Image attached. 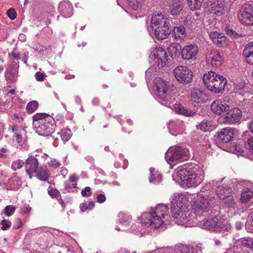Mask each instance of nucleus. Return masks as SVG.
<instances>
[{
	"label": "nucleus",
	"instance_id": "nucleus-1",
	"mask_svg": "<svg viewBox=\"0 0 253 253\" xmlns=\"http://www.w3.org/2000/svg\"><path fill=\"white\" fill-rule=\"evenodd\" d=\"M192 195V211L182 216L180 213L178 217L182 221L179 222L178 218H173L175 223L185 226H197L212 231H228L231 229V224L226 217L214 215L219 210L218 201L214 195L198 193Z\"/></svg>",
	"mask_w": 253,
	"mask_h": 253
},
{
	"label": "nucleus",
	"instance_id": "nucleus-2",
	"mask_svg": "<svg viewBox=\"0 0 253 253\" xmlns=\"http://www.w3.org/2000/svg\"><path fill=\"white\" fill-rule=\"evenodd\" d=\"M151 92L160 104L169 107L178 114L186 117L192 116L195 114V112L188 110L180 103L171 105L173 102L174 98L172 95L171 89L168 83L161 78H155Z\"/></svg>",
	"mask_w": 253,
	"mask_h": 253
},
{
	"label": "nucleus",
	"instance_id": "nucleus-3",
	"mask_svg": "<svg viewBox=\"0 0 253 253\" xmlns=\"http://www.w3.org/2000/svg\"><path fill=\"white\" fill-rule=\"evenodd\" d=\"M171 218L169 207L164 204L157 205L155 208H152L149 211L143 213L141 216L142 224L154 228L169 224Z\"/></svg>",
	"mask_w": 253,
	"mask_h": 253
},
{
	"label": "nucleus",
	"instance_id": "nucleus-4",
	"mask_svg": "<svg viewBox=\"0 0 253 253\" xmlns=\"http://www.w3.org/2000/svg\"><path fill=\"white\" fill-rule=\"evenodd\" d=\"M182 187H196L204 180L205 172L202 168L194 165L191 168H181L176 173Z\"/></svg>",
	"mask_w": 253,
	"mask_h": 253
},
{
	"label": "nucleus",
	"instance_id": "nucleus-5",
	"mask_svg": "<svg viewBox=\"0 0 253 253\" xmlns=\"http://www.w3.org/2000/svg\"><path fill=\"white\" fill-rule=\"evenodd\" d=\"M55 121L49 115L36 113L33 116V125L36 132L43 136H50L54 130Z\"/></svg>",
	"mask_w": 253,
	"mask_h": 253
},
{
	"label": "nucleus",
	"instance_id": "nucleus-6",
	"mask_svg": "<svg viewBox=\"0 0 253 253\" xmlns=\"http://www.w3.org/2000/svg\"><path fill=\"white\" fill-rule=\"evenodd\" d=\"M188 199L182 193H175L171 198L170 211L172 217L173 218H178L180 222L182 220L178 216L181 213V216L185 215V214L189 213L188 206Z\"/></svg>",
	"mask_w": 253,
	"mask_h": 253
},
{
	"label": "nucleus",
	"instance_id": "nucleus-7",
	"mask_svg": "<svg viewBox=\"0 0 253 253\" xmlns=\"http://www.w3.org/2000/svg\"><path fill=\"white\" fill-rule=\"evenodd\" d=\"M219 181L212 180L208 183H207L204 186L201 188V193H203L205 191L210 189L211 188H214L216 190L217 196L220 200H224V203L226 206L229 208H232L234 206L233 197L229 196L228 192L230 191V189H225L222 186L219 185Z\"/></svg>",
	"mask_w": 253,
	"mask_h": 253
},
{
	"label": "nucleus",
	"instance_id": "nucleus-8",
	"mask_svg": "<svg viewBox=\"0 0 253 253\" xmlns=\"http://www.w3.org/2000/svg\"><path fill=\"white\" fill-rule=\"evenodd\" d=\"M189 158L188 150L180 146L170 147L165 154V159L169 164L183 162Z\"/></svg>",
	"mask_w": 253,
	"mask_h": 253
},
{
	"label": "nucleus",
	"instance_id": "nucleus-9",
	"mask_svg": "<svg viewBox=\"0 0 253 253\" xmlns=\"http://www.w3.org/2000/svg\"><path fill=\"white\" fill-rule=\"evenodd\" d=\"M226 5L223 0H208L206 3L204 11L207 14L220 16L225 13Z\"/></svg>",
	"mask_w": 253,
	"mask_h": 253
},
{
	"label": "nucleus",
	"instance_id": "nucleus-10",
	"mask_svg": "<svg viewBox=\"0 0 253 253\" xmlns=\"http://www.w3.org/2000/svg\"><path fill=\"white\" fill-rule=\"evenodd\" d=\"M173 73L176 80L183 84L190 83L193 79V72L186 66L176 67L173 70Z\"/></svg>",
	"mask_w": 253,
	"mask_h": 253
},
{
	"label": "nucleus",
	"instance_id": "nucleus-11",
	"mask_svg": "<svg viewBox=\"0 0 253 253\" xmlns=\"http://www.w3.org/2000/svg\"><path fill=\"white\" fill-rule=\"evenodd\" d=\"M242 117V112L238 108H233L228 110L223 116L219 118L218 122L220 124H235L239 123Z\"/></svg>",
	"mask_w": 253,
	"mask_h": 253
},
{
	"label": "nucleus",
	"instance_id": "nucleus-12",
	"mask_svg": "<svg viewBox=\"0 0 253 253\" xmlns=\"http://www.w3.org/2000/svg\"><path fill=\"white\" fill-rule=\"evenodd\" d=\"M199 53V48L196 44L186 45L181 49V58L189 62L196 60Z\"/></svg>",
	"mask_w": 253,
	"mask_h": 253
},
{
	"label": "nucleus",
	"instance_id": "nucleus-13",
	"mask_svg": "<svg viewBox=\"0 0 253 253\" xmlns=\"http://www.w3.org/2000/svg\"><path fill=\"white\" fill-rule=\"evenodd\" d=\"M231 104L230 98L225 97L223 99H217L212 102L211 108L214 114L220 115L222 113L228 111L230 108Z\"/></svg>",
	"mask_w": 253,
	"mask_h": 253
},
{
	"label": "nucleus",
	"instance_id": "nucleus-14",
	"mask_svg": "<svg viewBox=\"0 0 253 253\" xmlns=\"http://www.w3.org/2000/svg\"><path fill=\"white\" fill-rule=\"evenodd\" d=\"M151 61H154L158 66L163 67L167 61V53L165 49L161 47L155 48L151 53L149 56Z\"/></svg>",
	"mask_w": 253,
	"mask_h": 253
},
{
	"label": "nucleus",
	"instance_id": "nucleus-15",
	"mask_svg": "<svg viewBox=\"0 0 253 253\" xmlns=\"http://www.w3.org/2000/svg\"><path fill=\"white\" fill-rule=\"evenodd\" d=\"M117 3L127 13L131 15L134 11H138L141 6L140 0H117Z\"/></svg>",
	"mask_w": 253,
	"mask_h": 253
},
{
	"label": "nucleus",
	"instance_id": "nucleus-16",
	"mask_svg": "<svg viewBox=\"0 0 253 253\" xmlns=\"http://www.w3.org/2000/svg\"><path fill=\"white\" fill-rule=\"evenodd\" d=\"M169 19L164 14L160 13L154 14L152 18L150 23V27L148 29L153 30L159 29L162 26H169Z\"/></svg>",
	"mask_w": 253,
	"mask_h": 253
},
{
	"label": "nucleus",
	"instance_id": "nucleus-17",
	"mask_svg": "<svg viewBox=\"0 0 253 253\" xmlns=\"http://www.w3.org/2000/svg\"><path fill=\"white\" fill-rule=\"evenodd\" d=\"M207 62L213 67H217L223 61V55L216 49L209 51L206 54Z\"/></svg>",
	"mask_w": 253,
	"mask_h": 253
},
{
	"label": "nucleus",
	"instance_id": "nucleus-18",
	"mask_svg": "<svg viewBox=\"0 0 253 253\" xmlns=\"http://www.w3.org/2000/svg\"><path fill=\"white\" fill-rule=\"evenodd\" d=\"M239 18L245 24H253V3L246 4L243 6Z\"/></svg>",
	"mask_w": 253,
	"mask_h": 253
},
{
	"label": "nucleus",
	"instance_id": "nucleus-19",
	"mask_svg": "<svg viewBox=\"0 0 253 253\" xmlns=\"http://www.w3.org/2000/svg\"><path fill=\"white\" fill-rule=\"evenodd\" d=\"M234 129L231 127L222 128L217 133L216 140L220 144L228 142L233 137Z\"/></svg>",
	"mask_w": 253,
	"mask_h": 253
},
{
	"label": "nucleus",
	"instance_id": "nucleus-20",
	"mask_svg": "<svg viewBox=\"0 0 253 253\" xmlns=\"http://www.w3.org/2000/svg\"><path fill=\"white\" fill-rule=\"evenodd\" d=\"M169 133L174 136L182 134L184 131V123L179 120H170L168 123Z\"/></svg>",
	"mask_w": 253,
	"mask_h": 253
},
{
	"label": "nucleus",
	"instance_id": "nucleus-21",
	"mask_svg": "<svg viewBox=\"0 0 253 253\" xmlns=\"http://www.w3.org/2000/svg\"><path fill=\"white\" fill-rule=\"evenodd\" d=\"M58 10L60 15L64 18L70 17L73 14V6L67 0H63L59 3Z\"/></svg>",
	"mask_w": 253,
	"mask_h": 253
},
{
	"label": "nucleus",
	"instance_id": "nucleus-22",
	"mask_svg": "<svg viewBox=\"0 0 253 253\" xmlns=\"http://www.w3.org/2000/svg\"><path fill=\"white\" fill-rule=\"evenodd\" d=\"M26 171L28 174L29 178L33 176L34 172L38 169L39 162L37 158L34 156H29L26 161Z\"/></svg>",
	"mask_w": 253,
	"mask_h": 253
},
{
	"label": "nucleus",
	"instance_id": "nucleus-23",
	"mask_svg": "<svg viewBox=\"0 0 253 253\" xmlns=\"http://www.w3.org/2000/svg\"><path fill=\"white\" fill-rule=\"evenodd\" d=\"M149 32L151 36H154L157 39L161 40L168 37L170 33V30L169 26H165L153 30L149 29Z\"/></svg>",
	"mask_w": 253,
	"mask_h": 253
},
{
	"label": "nucleus",
	"instance_id": "nucleus-24",
	"mask_svg": "<svg viewBox=\"0 0 253 253\" xmlns=\"http://www.w3.org/2000/svg\"><path fill=\"white\" fill-rule=\"evenodd\" d=\"M227 84V80L222 76H220L215 80L214 84H212L211 88H210L209 90L215 93H218L222 91L225 85Z\"/></svg>",
	"mask_w": 253,
	"mask_h": 253
},
{
	"label": "nucleus",
	"instance_id": "nucleus-25",
	"mask_svg": "<svg viewBox=\"0 0 253 253\" xmlns=\"http://www.w3.org/2000/svg\"><path fill=\"white\" fill-rule=\"evenodd\" d=\"M190 97L192 101L198 103H203L207 99L206 94L201 90L197 88L191 90Z\"/></svg>",
	"mask_w": 253,
	"mask_h": 253
},
{
	"label": "nucleus",
	"instance_id": "nucleus-26",
	"mask_svg": "<svg viewBox=\"0 0 253 253\" xmlns=\"http://www.w3.org/2000/svg\"><path fill=\"white\" fill-rule=\"evenodd\" d=\"M119 221L122 226V229L116 227L117 230H125L127 228L132 222L131 217L130 215L120 212L118 214Z\"/></svg>",
	"mask_w": 253,
	"mask_h": 253
},
{
	"label": "nucleus",
	"instance_id": "nucleus-27",
	"mask_svg": "<svg viewBox=\"0 0 253 253\" xmlns=\"http://www.w3.org/2000/svg\"><path fill=\"white\" fill-rule=\"evenodd\" d=\"M219 76V75L212 71H210L204 75L203 82L208 89L212 87V84H214Z\"/></svg>",
	"mask_w": 253,
	"mask_h": 253
},
{
	"label": "nucleus",
	"instance_id": "nucleus-28",
	"mask_svg": "<svg viewBox=\"0 0 253 253\" xmlns=\"http://www.w3.org/2000/svg\"><path fill=\"white\" fill-rule=\"evenodd\" d=\"M243 55L247 63L253 64V42L248 43L243 50Z\"/></svg>",
	"mask_w": 253,
	"mask_h": 253
},
{
	"label": "nucleus",
	"instance_id": "nucleus-29",
	"mask_svg": "<svg viewBox=\"0 0 253 253\" xmlns=\"http://www.w3.org/2000/svg\"><path fill=\"white\" fill-rule=\"evenodd\" d=\"M172 35L177 41L182 42L186 36L185 28L183 26L175 27L173 29Z\"/></svg>",
	"mask_w": 253,
	"mask_h": 253
},
{
	"label": "nucleus",
	"instance_id": "nucleus-30",
	"mask_svg": "<svg viewBox=\"0 0 253 253\" xmlns=\"http://www.w3.org/2000/svg\"><path fill=\"white\" fill-rule=\"evenodd\" d=\"M240 201L244 204L252 203L253 201V191L250 188H244L241 193Z\"/></svg>",
	"mask_w": 253,
	"mask_h": 253
},
{
	"label": "nucleus",
	"instance_id": "nucleus-31",
	"mask_svg": "<svg viewBox=\"0 0 253 253\" xmlns=\"http://www.w3.org/2000/svg\"><path fill=\"white\" fill-rule=\"evenodd\" d=\"M36 174L38 179L41 181H46L49 177L48 170L45 167H40L34 172Z\"/></svg>",
	"mask_w": 253,
	"mask_h": 253
},
{
	"label": "nucleus",
	"instance_id": "nucleus-32",
	"mask_svg": "<svg viewBox=\"0 0 253 253\" xmlns=\"http://www.w3.org/2000/svg\"><path fill=\"white\" fill-rule=\"evenodd\" d=\"M197 128L204 131L212 130L214 128L212 122L210 120H204L197 126Z\"/></svg>",
	"mask_w": 253,
	"mask_h": 253
},
{
	"label": "nucleus",
	"instance_id": "nucleus-33",
	"mask_svg": "<svg viewBox=\"0 0 253 253\" xmlns=\"http://www.w3.org/2000/svg\"><path fill=\"white\" fill-rule=\"evenodd\" d=\"M150 182L151 183H153L154 184H155L159 183L162 180V176L161 174L159 172V171L155 169L154 168H151L150 169Z\"/></svg>",
	"mask_w": 253,
	"mask_h": 253
},
{
	"label": "nucleus",
	"instance_id": "nucleus-34",
	"mask_svg": "<svg viewBox=\"0 0 253 253\" xmlns=\"http://www.w3.org/2000/svg\"><path fill=\"white\" fill-rule=\"evenodd\" d=\"M58 134L60 135L62 140L64 142L68 141L72 135L71 130L68 128L61 129Z\"/></svg>",
	"mask_w": 253,
	"mask_h": 253
},
{
	"label": "nucleus",
	"instance_id": "nucleus-35",
	"mask_svg": "<svg viewBox=\"0 0 253 253\" xmlns=\"http://www.w3.org/2000/svg\"><path fill=\"white\" fill-rule=\"evenodd\" d=\"M9 184L11 185V189L12 190H17L21 186L22 182L20 179L15 176H13L9 180Z\"/></svg>",
	"mask_w": 253,
	"mask_h": 253
},
{
	"label": "nucleus",
	"instance_id": "nucleus-36",
	"mask_svg": "<svg viewBox=\"0 0 253 253\" xmlns=\"http://www.w3.org/2000/svg\"><path fill=\"white\" fill-rule=\"evenodd\" d=\"M183 6L179 1L174 2L171 7V14L172 15H177L183 10Z\"/></svg>",
	"mask_w": 253,
	"mask_h": 253
},
{
	"label": "nucleus",
	"instance_id": "nucleus-37",
	"mask_svg": "<svg viewBox=\"0 0 253 253\" xmlns=\"http://www.w3.org/2000/svg\"><path fill=\"white\" fill-rule=\"evenodd\" d=\"M187 1L189 7L192 10L200 9L203 2V0H189Z\"/></svg>",
	"mask_w": 253,
	"mask_h": 253
},
{
	"label": "nucleus",
	"instance_id": "nucleus-38",
	"mask_svg": "<svg viewBox=\"0 0 253 253\" xmlns=\"http://www.w3.org/2000/svg\"><path fill=\"white\" fill-rule=\"evenodd\" d=\"M213 42L218 47H223L227 45L228 41L227 37L224 34Z\"/></svg>",
	"mask_w": 253,
	"mask_h": 253
},
{
	"label": "nucleus",
	"instance_id": "nucleus-39",
	"mask_svg": "<svg viewBox=\"0 0 253 253\" xmlns=\"http://www.w3.org/2000/svg\"><path fill=\"white\" fill-rule=\"evenodd\" d=\"M11 130L14 133L16 141L18 143H21L22 141V135L24 131L15 126H13Z\"/></svg>",
	"mask_w": 253,
	"mask_h": 253
},
{
	"label": "nucleus",
	"instance_id": "nucleus-40",
	"mask_svg": "<svg viewBox=\"0 0 253 253\" xmlns=\"http://www.w3.org/2000/svg\"><path fill=\"white\" fill-rule=\"evenodd\" d=\"M177 253H194L192 247L183 245H180L176 247Z\"/></svg>",
	"mask_w": 253,
	"mask_h": 253
},
{
	"label": "nucleus",
	"instance_id": "nucleus-41",
	"mask_svg": "<svg viewBox=\"0 0 253 253\" xmlns=\"http://www.w3.org/2000/svg\"><path fill=\"white\" fill-rule=\"evenodd\" d=\"M38 104V102L36 101H30L27 105V112L29 114L33 113L37 109Z\"/></svg>",
	"mask_w": 253,
	"mask_h": 253
},
{
	"label": "nucleus",
	"instance_id": "nucleus-42",
	"mask_svg": "<svg viewBox=\"0 0 253 253\" xmlns=\"http://www.w3.org/2000/svg\"><path fill=\"white\" fill-rule=\"evenodd\" d=\"M15 70L12 67L6 68L5 73V77L6 80L12 81L15 76Z\"/></svg>",
	"mask_w": 253,
	"mask_h": 253
},
{
	"label": "nucleus",
	"instance_id": "nucleus-43",
	"mask_svg": "<svg viewBox=\"0 0 253 253\" xmlns=\"http://www.w3.org/2000/svg\"><path fill=\"white\" fill-rule=\"evenodd\" d=\"M24 163L22 160H17L14 161L11 164V168L14 170L21 169L24 165Z\"/></svg>",
	"mask_w": 253,
	"mask_h": 253
},
{
	"label": "nucleus",
	"instance_id": "nucleus-44",
	"mask_svg": "<svg viewBox=\"0 0 253 253\" xmlns=\"http://www.w3.org/2000/svg\"><path fill=\"white\" fill-rule=\"evenodd\" d=\"M172 250L171 247H163L157 248L151 253H170Z\"/></svg>",
	"mask_w": 253,
	"mask_h": 253
},
{
	"label": "nucleus",
	"instance_id": "nucleus-45",
	"mask_svg": "<svg viewBox=\"0 0 253 253\" xmlns=\"http://www.w3.org/2000/svg\"><path fill=\"white\" fill-rule=\"evenodd\" d=\"M15 207L11 205L7 206L4 208V213L7 216L11 215L15 211Z\"/></svg>",
	"mask_w": 253,
	"mask_h": 253
},
{
	"label": "nucleus",
	"instance_id": "nucleus-46",
	"mask_svg": "<svg viewBox=\"0 0 253 253\" xmlns=\"http://www.w3.org/2000/svg\"><path fill=\"white\" fill-rule=\"evenodd\" d=\"M224 35L223 33H219L216 31H211L210 34V37L212 42L217 40L220 37Z\"/></svg>",
	"mask_w": 253,
	"mask_h": 253
},
{
	"label": "nucleus",
	"instance_id": "nucleus-47",
	"mask_svg": "<svg viewBox=\"0 0 253 253\" xmlns=\"http://www.w3.org/2000/svg\"><path fill=\"white\" fill-rule=\"evenodd\" d=\"M48 166L52 169H56L58 168L61 164L60 163L56 160V159H51L49 162H48Z\"/></svg>",
	"mask_w": 253,
	"mask_h": 253
},
{
	"label": "nucleus",
	"instance_id": "nucleus-48",
	"mask_svg": "<svg viewBox=\"0 0 253 253\" xmlns=\"http://www.w3.org/2000/svg\"><path fill=\"white\" fill-rule=\"evenodd\" d=\"M2 225L1 229L2 230H6L9 228L11 225V222L6 219H3L1 222Z\"/></svg>",
	"mask_w": 253,
	"mask_h": 253
},
{
	"label": "nucleus",
	"instance_id": "nucleus-49",
	"mask_svg": "<svg viewBox=\"0 0 253 253\" xmlns=\"http://www.w3.org/2000/svg\"><path fill=\"white\" fill-rule=\"evenodd\" d=\"M154 67L152 66L148 68L146 71V80L147 83L149 82V80L153 75V72L154 71Z\"/></svg>",
	"mask_w": 253,
	"mask_h": 253
},
{
	"label": "nucleus",
	"instance_id": "nucleus-50",
	"mask_svg": "<svg viewBox=\"0 0 253 253\" xmlns=\"http://www.w3.org/2000/svg\"><path fill=\"white\" fill-rule=\"evenodd\" d=\"M83 197H89L91 196V189L89 187H85L81 192Z\"/></svg>",
	"mask_w": 253,
	"mask_h": 253
},
{
	"label": "nucleus",
	"instance_id": "nucleus-51",
	"mask_svg": "<svg viewBox=\"0 0 253 253\" xmlns=\"http://www.w3.org/2000/svg\"><path fill=\"white\" fill-rule=\"evenodd\" d=\"M7 15L11 20H14L16 17V12L13 8H10L7 11Z\"/></svg>",
	"mask_w": 253,
	"mask_h": 253
},
{
	"label": "nucleus",
	"instance_id": "nucleus-52",
	"mask_svg": "<svg viewBox=\"0 0 253 253\" xmlns=\"http://www.w3.org/2000/svg\"><path fill=\"white\" fill-rule=\"evenodd\" d=\"M36 80L39 82L43 81L45 79V74L43 73L38 72L35 75Z\"/></svg>",
	"mask_w": 253,
	"mask_h": 253
},
{
	"label": "nucleus",
	"instance_id": "nucleus-53",
	"mask_svg": "<svg viewBox=\"0 0 253 253\" xmlns=\"http://www.w3.org/2000/svg\"><path fill=\"white\" fill-rule=\"evenodd\" d=\"M48 194L52 198L58 197L60 195L59 192L55 189H52L48 190Z\"/></svg>",
	"mask_w": 253,
	"mask_h": 253
},
{
	"label": "nucleus",
	"instance_id": "nucleus-54",
	"mask_svg": "<svg viewBox=\"0 0 253 253\" xmlns=\"http://www.w3.org/2000/svg\"><path fill=\"white\" fill-rule=\"evenodd\" d=\"M96 200L98 203L102 204L105 202L106 197L104 194H99L96 197Z\"/></svg>",
	"mask_w": 253,
	"mask_h": 253
},
{
	"label": "nucleus",
	"instance_id": "nucleus-55",
	"mask_svg": "<svg viewBox=\"0 0 253 253\" xmlns=\"http://www.w3.org/2000/svg\"><path fill=\"white\" fill-rule=\"evenodd\" d=\"M235 149H233L232 153H242L244 152V150L243 148L236 144V146H235Z\"/></svg>",
	"mask_w": 253,
	"mask_h": 253
},
{
	"label": "nucleus",
	"instance_id": "nucleus-56",
	"mask_svg": "<svg viewBox=\"0 0 253 253\" xmlns=\"http://www.w3.org/2000/svg\"><path fill=\"white\" fill-rule=\"evenodd\" d=\"M248 144L249 146L250 151L253 153V137L248 139Z\"/></svg>",
	"mask_w": 253,
	"mask_h": 253
},
{
	"label": "nucleus",
	"instance_id": "nucleus-57",
	"mask_svg": "<svg viewBox=\"0 0 253 253\" xmlns=\"http://www.w3.org/2000/svg\"><path fill=\"white\" fill-rule=\"evenodd\" d=\"M244 223L242 221H237L235 224L236 228L237 230H240L244 226Z\"/></svg>",
	"mask_w": 253,
	"mask_h": 253
},
{
	"label": "nucleus",
	"instance_id": "nucleus-58",
	"mask_svg": "<svg viewBox=\"0 0 253 253\" xmlns=\"http://www.w3.org/2000/svg\"><path fill=\"white\" fill-rule=\"evenodd\" d=\"M169 50L171 52H173L174 55L176 56L177 53L178 52V49H177V47L175 46H172L169 47Z\"/></svg>",
	"mask_w": 253,
	"mask_h": 253
},
{
	"label": "nucleus",
	"instance_id": "nucleus-59",
	"mask_svg": "<svg viewBox=\"0 0 253 253\" xmlns=\"http://www.w3.org/2000/svg\"><path fill=\"white\" fill-rule=\"evenodd\" d=\"M80 208L82 211H85L87 210V205L85 203H82L80 205Z\"/></svg>",
	"mask_w": 253,
	"mask_h": 253
},
{
	"label": "nucleus",
	"instance_id": "nucleus-60",
	"mask_svg": "<svg viewBox=\"0 0 253 253\" xmlns=\"http://www.w3.org/2000/svg\"><path fill=\"white\" fill-rule=\"evenodd\" d=\"M236 146V143H232L230 144L228 151L231 153H232L233 149H235V146Z\"/></svg>",
	"mask_w": 253,
	"mask_h": 253
},
{
	"label": "nucleus",
	"instance_id": "nucleus-61",
	"mask_svg": "<svg viewBox=\"0 0 253 253\" xmlns=\"http://www.w3.org/2000/svg\"><path fill=\"white\" fill-rule=\"evenodd\" d=\"M69 180L71 182H76L78 180V178L76 175L73 174L70 177Z\"/></svg>",
	"mask_w": 253,
	"mask_h": 253
},
{
	"label": "nucleus",
	"instance_id": "nucleus-62",
	"mask_svg": "<svg viewBox=\"0 0 253 253\" xmlns=\"http://www.w3.org/2000/svg\"><path fill=\"white\" fill-rule=\"evenodd\" d=\"M87 210L92 209L95 206L94 203L92 201L89 202L88 204H87Z\"/></svg>",
	"mask_w": 253,
	"mask_h": 253
},
{
	"label": "nucleus",
	"instance_id": "nucleus-63",
	"mask_svg": "<svg viewBox=\"0 0 253 253\" xmlns=\"http://www.w3.org/2000/svg\"><path fill=\"white\" fill-rule=\"evenodd\" d=\"M62 253H73L72 251H71L68 248H65L63 249L62 251Z\"/></svg>",
	"mask_w": 253,
	"mask_h": 253
},
{
	"label": "nucleus",
	"instance_id": "nucleus-64",
	"mask_svg": "<svg viewBox=\"0 0 253 253\" xmlns=\"http://www.w3.org/2000/svg\"><path fill=\"white\" fill-rule=\"evenodd\" d=\"M118 253H129V252L126 249L122 248L121 250H119Z\"/></svg>",
	"mask_w": 253,
	"mask_h": 253
}]
</instances>
